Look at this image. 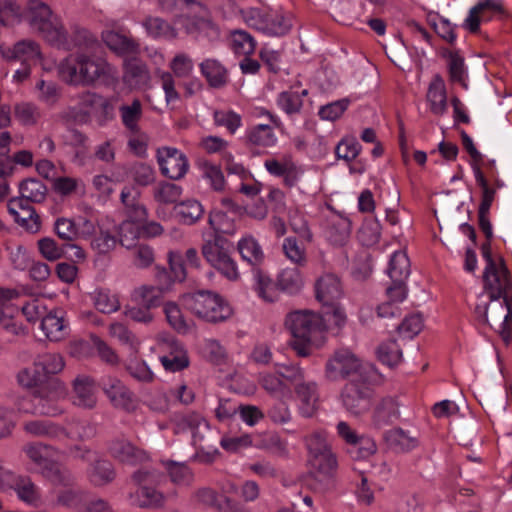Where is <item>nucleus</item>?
I'll return each mask as SVG.
<instances>
[{"label": "nucleus", "mask_w": 512, "mask_h": 512, "mask_svg": "<svg viewBox=\"0 0 512 512\" xmlns=\"http://www.w3.org/2000/svg\"><path fill=\"white\" fill-rule=\"evenodd\" d=\"M285 326L292 335L291 348L299 357H308L324 331V319L321 314L311 310H296L287 314Z\"/></svg>", "instance_id": "1"}, {"label": "nucleus", "mask_w": 512, "mask_h": 512, "mask_svg": "<svg viewBox=\"0 0 512 512\" xmlns=\"http://www.w3.org/2000/svg\"><path fill=\"white\" fill-rule=\"evenodd\" d=\"M107 69L108 64L102 58L76 52L63 59L57 70L64 83L75 87H89L107 75Z\"/></svg>", "instance_id": "2"}, {"label": "nucleus", "mask_w": 512, "mask_h": 512, "mask_svg": "<svg viewBox=\"0 0 512 512\" xmlns=\"http://www.w3.org/2000/svg\"><path fill=\"white\" fill-rule=\"evenodd\" d=\"M181 305L195 317L209 323H220L229 319L233 310L216 292L198 290L180 296Z\"/></svg>", "instance_id": "3"}, {"label": "nucleus", "mask_w": 512, "mask_h": 512, "mask_svg": "<svg viewBox=\"0 0 512 512\" xmlns=\"http://www.w3.org/2000/svg\"><path fill=\"white\" fill-rule=\"evenodd\" d=\"M33 31L50 45H65L64 25L53 15L51 8L41 0H27L23 13Z\"/></svg>", "instance_id": "4"}, {"label": "nucleus", "mask_w": 512, "mask_h": 512, "mask_svg": "<svg viewBox=\"0 0 512 512\" xmlns=\"http://www.w3.org/2000/svg\"><path fill=\"white\" fill-rule=\"evenodd\" d=\"M232 243L224 236L208 234L202 244L201 253L206 261L229 280H237L239 271L230 256Z\"/></svg>", "instance_id": "5"}, {"label": "nucleus", "mask_w": 512, "mask_h": 512, "mask_svg": "<svg viewBox=\"0 0 512 512\" xmlns=\"http://www.w3.org/2000/svg\"><path fill=\"white\" fill-rule=\"evenodd\" d=\"M511 289L512 278H494L489 282H484V290L488 294L490 302L483 308L477 306L475 312L483 316L484 321L491 328L497 327L508 309L510 305L508 293Z\"/></svg>", "instance_id": "6"}, {"label": "nucleus", "mask_w": 512, "mask_h": 512, "mask_svg": "<svg viewBox=\"0 0 512 512\" xmlns=\"http://www.w3.org/2000/svg\"><path fill=\"white\" fill-rule=\"evenodd\" d=\"M326 375L332 381L363 378L361 360L350 350L339 349L328 360Z\"/></svg>", "instance_id": "7"}, {"label": "nucleus", "mask_w": 512, "mask_h": 512, "mask_svg": "<svg viewBox=\"0 0 512 512\" xmlns=\"http://www.w3.org/2000/svg\"><path fill=\"white\" fill-rule=\"evenodd\" d=\"M34 414L57 416L61 414L56 401L66 394V386L60 379H51L44 388L33 391Z\"/></svg>", "instance_id": "8"}, {"label": "nucleus", "mask_w": 512, "mask_h": 512, "mask_svg": "<svg viewBox=\"0 0 512 512\" xmlns=\"http://www.w3.org/2000/svg\"><path fill=\"white\" fill-rule=\"evenodd\" d=\"M392 284L386 288V294L405 300L407 296L406 279L410 274V261L403 251H396L390 258L387 269Z\"/></svg>", "instance_id": "9"}, {"label": "nucleus", "mask_w": 512, "mask_h": 512, "mask_svg": "<svg viewBox=\"0 0 512 512\" xmlns=\"http://www.w3.org/2000/svg\"><path fill=\"white\" fill-rule=\"evenodd\" d=\"M371 397L372 390L362 378L351 379L341 393L345 408L356 415L369 409Z\"/></svg>", "instance_id": "10"}, {"label": "nucleus", "mask_w": 512, "mask_h": 512, "mask_svg": "<svg viewBox=\"0 0 512 512\" xmlns=\"http://www.w3.org/2000/svg\"><path fill=\"white\" fill-rule=\"evenodd\" d=\"M169 67L173 74L163 72L160 77L167 102L179 99V93L175 89L174 76L178 78H188L193 72L194 63L188 54L178 53L170 61Z\"/></svg>", "instance_id": "11"}, {"label": "nucleus", "mask_w": 512, "mask_h": 512, "mask_svg": "<svg viewBox=\"0 0 512 512\" xmlns=\"http://www.w3.org/2000/svg\"><path fill=\"white\" fill-rule=\"evenodd\" d=\"M100 385L104 394L115 409L122 410L126 413L136 411L138 400L135 394L119 379L108 377L102 379Z\"/></svg>", "instance_id": "12"}, {"label": "nucleus", "mask_w": 512, "mask_h": 512, "mask_svg": "<svg viewBox=\"0 0 512 512\" xmlns=\"http://www.w3.org/2000/svg\"><path fill=\"white\" fill-rule=\"evenodd\" d=\"M312 466L316 472L313 476L312 488L319 492H326L335 486V474L338 463L333 452L322 454L311 459Z\"/></svg>", "instance_id": "13"}, {"label": "nucleus", "mask_w": 512, "mask_h": 512, "mask_svg": "<svg viewBox=\"0 0 512 512\" xmlns=\"http://www.w3.org/2000/svg\"><path fill=\"white\" fill-rule=\"evenodd\" d=\"M157 161L161 173L172 180H179L186 174L189 164L187 157L178 149L162 147L157 150Z\"/></svg>", "instance_id": "14"}, {"label": "nucleus", "mask_w": 512, "mask_h": 512, "mask_svg": "<svg viewBox=\"0 0 512 512\" xmlns=\"http://www.w3.org/2000/svg\"><path fill=\"white\" fill-rule=\"evenodd\" d=\"M250 19L253 27L271 36H283L292 27L290 18L276 12L253 10Z\"/></svg>", "instance_id": "15"}, {"label": "nucleus", "mask_w": 512, "mask_h": 512, "mask_svg": "<svg viewBox=\"0 0 512 512\" xmlns=\"http://www.w3.org/2000/svg\"><path fill=\"white\" fill-rule=\"evenodd\" d=\"M31 202L23 197H14L8 201V211L13 216L15 222L26 231L36 233L40 230V216L30 205Z\"/></svg>", "instance_id": "16"}, {"label": "nucleus", "mask_w": 512, "mask_h": 512, "mask_svg": "<svg viewBox=\"0 0 512 512\" xmlns=\"http://www.w3.org/2000/svg\"><path fill=\"white\" fill-rule=\"evenodd\" d=\"M63 34L66 40V44L54 45L55 47L62 48L65 50L77 48L79 50L78 52H85L90 55H92V53H95L97 49L100 47V43L97 40L96 36L92 34L89 30L78 24H74L71 26L70 36H68V33L65 28Z\"/></svg>", "instance_id": "17"}, {"label": "nucleus", "mask_w": 512, "mask_h": 512, "mask_svg": "<svg viewBox=\"0 0 512 512\" xmlns=\"http://www.w3.org/2000/svg\"><path fill=\"white\" fill-rule=\"evenodd\" d=\"M504 14L505 9L500 0H482L473 6L465 19L464 26L471 32L477 33L481 21H490L494 14Z\"/></svg>", "instance_id": "18"}, {"label": "nucleus", "mask_w": 512, "mask_h": 512, "mask_svg": "<svg viewBox=\"0 0 512 512\" xmlns=\"http://www.w3.org/2000/svg\"><path fill=\"white\" fill-rule=\"evenodd\" d=\"M314 288L315 298L322 306L334 305L343 294L341 281L334 273H325L318 277Z\"/></svg>", "instance_id": "19"}, {"label": "nucleus", "mask_w": 512, "mask_h": 512, "mask_svg": "<svg viewBox=\"0 0 512 512\" xmlns=\"http://www.w3.org/2000/svg\"><path fill=\"white\" fill-rule=\"evenodd\" d=\"M73 403L84 409H93L97 403L95 380L88 375H78L73 381Z\"/></svg>", "instance_id": "20"}, {"label": "nucleus", "mask_w": 512, "mask_h": 512, "mask_svg": "<svg viewBox=\"0 0 512 512\" xmlns=\"http://www.w3.org/2000/svg\"><path fill=\"white\" fill-rule=\"evenodd\" d=\"M109 452L116 460L132 466L148 460V455L144 450L137 448L125 439L113 440L109 445Z\"/></svg>", "instance_id": "21"}, {"label": "nucleus", "mask_w": 512, "mask_h": 512, "mask_svg": "<svg viewBox=\"0 0 512 512\" xmlns=\"http://www.w3.org/2000/svg\"><path fill=\"white\" fill-rule=\"evenodd\" d=\"M172 211L178 223L182 225H193L204 215L203 205L194 198L179 201L173 206Z\"/></svg>", "instance_id": "22"}, {"label": "nucleus", "mask_w": 512, "mask_h": 512, "mask_svg": "<svg viewBox=\"0 0 512 512\" xmlns=\"http://www.w3.org/2000/svg\"><path fill=\"white\" fill-rule=\"evenodd\" d=\"M3 56L8 60H20L23 63L36 62L41 59L40 46L34 40L18 41L12 48L3 52Z\"/></svg>", "instance_id": "23"}, {"label": "nucleus", "mask_w": 512, "mask_h": 512, "mask_svg": "<svg viewBox=\"0 0 512 512\" xmlns=\"http://www.w3.org/2000/svg\"><path fill=\"white\" fill-rule=\"evenodd\" d=\"M179 424L191 430L195 445L204 449L203 441H208L211 434L208 422L198 413L190 412L179 419Z\"/></svg>", "instance_id": "24"}, {"label": "nucleus", "mask_w": 512, "mask_h": 512, "mask_svg": "<svg viewBox=\"0 0 512 512\" xmlns=\"http://www.w3.org/2000/svg\"><path fill=\"white\" fill-rule=\"evenodd\" d=\"M62 313L61 310L54 309L42 318L40 327L51 341H60L67 334V326Z\"/></svg>", "instance_id": "25"}, {"label": "nucleus", "mask_w": 512, "mask_h": 512, "mask_svg": "<svg viewBox=\"0 0 512 512\" xmlns=\"http://www.w3.org/2000/svg\"><path fill=\"white\" fill-rule=\"evenodd\" d=\"M40 474L54 486L74 487L76 485V476L73 472L54 460L44 467Z\"/></svg>", "instance_id": "26"}, {"label": "nucleus", "mask_w": 512, "mask_h": 512, "mask_svg": "<svg viewBox=\"0 0 512 512\" xmlns=\"http://www.w3.org/2000/svg\"><path fill=\"white\" fill-rule=\"evenodd\" d=\"M482 256L486 261V267L483 272V282H489L494 278H511L510 272L503 260L500 258L499 264L495 262L491 253V240L486 241L481 246Z\"/></svg>", "instance_id": "27"}, {"label": "nucleus", "mask_w": 512, "mask_h": 512, "mask_svg": "<svg viewBox=\"0 0 512 512\" xmlns=\"http://www.w3.org/2000/svg\"><path fill=\"white\" fill-rule=\"evenodd\" d=\"M200 72L212 88H222L228 82L227 69L215 59H206L200 63Z\"/></svg>", "instance_id": "28"}, {"label": "nucleus", "mask_w": 512, "mask_h": 512, "mask_svg": "<svg viewBox=\"0 0 512 512\" xmlns=\"http://www.w3.org/2000/svg\"><path fill=\"white\" fill-rule=\"evenodd\" d=\"M89 481L96 487L105 486L116 477L113 464L105 459L95 460L87 470Z\"/></svg>", "instance_id": "29"}, {"label": "nucleus", "mask_w": 512, "mask_h": 512, "mask_svg": "<svg viewBox=\"0 0 512 512\" xmlns=\"http://www.w3.org/2000/svg\"><path fill=\"white\" fill-rule=\"evenodd\" d=\"M170 352L160 357L163 367L170 372L181 371L189 366V358L184 346L173 340L169 344Z\"/></svg>", "instance_id": "30"}, {"label": "nucleus", "mask_w": 512, "mask_h": 512, "mask_svg": "<svg viewBox=\"0 0 512 512\" xmlns=\"http://www.w3.org/2000/svg\"><path fill=\"white\" fill-rule=\"evenodd\" d=\"M351 233V221L341 215H333L327 221L326 234L334 245H343Z\"/></svg>", "instance_id": "31"}, {"label": "nucleus", "mask_w": 512, "mask_h": 512, "mask_svg": "<svg viewBox=\"0 0 512 512\" xmlns=\"http://www.w3.org/2000/svg\"><path fill=\"white\" fill-rule=\"evenodd\" d=\"M400 417L399 404L392 397L383 398L375 408L373 422L381 428L391 424Z\"/></svg>", "instance_id": "32"}, {"label": "nucleus", "mask_w": 512, "mask_h": 512, "mask_svg": "<svg viewBox=\"0 0 512 512\" xmlns=\"http://www.w3.org/2000/svg\"><path fill=\"white\" fill-rule=\"evenodd\" d=\"M300 400V412L305 417H311L318 408V394L314 383H300L295 388Z\"/></svg>", "instance_id": "33"}, {"label": "nucleus", "mask_w": 512, "mask_h": 512, "mask_svg": "<svg viewBox=\"0 0 512 512\" xmlns=\"http://www.w3.org/2000/svg\"><path fill=\"white\" fill-rule=\"evenodd\" d=\"M102 38L112 51L120 55L135 54L139 50V44L134 39L119 32L107 31Z\"/></svg>", "instance_id": "34"}, {"label": "nucleus", "mask_w": 512, "mask_h": 512, "mask_svg": "<svg viewBox=\"0 0 512 512\" xmlns=\"http://www.w3.org/2000/svg\"><path fill=\"white\" fill-rule=\"evenodd\" d=\"M237 250L242 259L249 263L253 268L260 266L265 259L264 252L252 236L243 237L237 244Z\"/></svg>", "instance_id": "35"}, {"label": "nucleus", "mask_w": 512, "mask_h": 512, "mask_svg": "<svg viewBox=\"0 0 512 512\" xmlns=\"http://www.w3.org/2000/svg\"><path fill=\"white\" fill-rule=\"evenodd\" d=\"M23 430L34 437L57 438L64 432V428L50 420L35 419L25 421Z\"/></svg>", "instance_id": "36"}, {"label": "nucleus", "mask_w": 512, "mask_h": 512, "mask_svg": "<svg viewBox=\"0 0 512 512\" xmlns=\"http://www.w3.org/2000/svg\"><path fill=\"white\" fill-rule=\"evenodd\" d=\"M200 8L204 11L202 16L178 15L175 18V23H179L187 34H197L205 30L217 32V27L207 16L206 8L203 6Z\"/></svg>", "instance_id": "37"}, {"label": "nucleus", "mask_w": 512, "mask_h": 512, "mask_svg": "<svg viewBox=\"0 0 512 512\" xmlns=\"http://www.w3.org/2000/svg\"><path fill=\"white\" fill-rule=\"evenodd\" d=\"M165 288H156L155 286L143 285L134 290L132 301L139 306L151 310L160 306Z\"/></svg>", "instance_id": "38"}, {"label": "nucleus", "mask_w": 512, "mask_h": 512, "mask_svg": "<svg viewBox=\"0 0 512 512\" xmlns=\"http://www.w3.org/2000/svg\"><path fill=\"white\" fill-rule=\"evenodd\" d=\"M427 100L430 103L431 111L436 115H443L447 109V97L444 81L436 76L430 83Z\"/></svg>", "instance_id": "39"}, {"label": "nucleus", "mask_w": 512, "mask_h": 512, "mask_svg": "<svg viewBox=\"0 0 512 512\" xmlns=\"http://www.w3.org/2000/svg\"><path fill=\"white\" fill-rule=\"evenodd\" d=\"M387 445L397 452H408L418 446V438L401 428L391 429L384 434Z\"/></svg>", "instance_id": "40"}, {"label": "nucleus", "mask_w": 512, "mask_h": 512, "mask_svg": "<svg viewBox=\"0 0 512 512\" xmlns=\"http://www.w3.org/2000/svg\"><path fill=\"white\" fill-rule=\"evenodd\" d=\"M34 366L46 374L48 379H58L56 374L61 372L65 366L63 357L57 353H44L38 355L34 360Z\"/></svg>", "instance_id": "41"}, {"label": "nucleus", "mask_w": 512, "mask_h": 512, "mask_svg": "<svg viewBox=\"0 0 512 512\" xmlns=\"http://www.w3.org/2000/svg\"><path fill=\"white\" fill-rule=\"evenodd\" d=\"M276 287L291 295L300 292L303 287V280L298 268L283 269L277 277Z\"/></svg>", "instance_id": "42"}, {"label": "nucleus", "mask_w": 512, "mask_h": 512, "mask_svg": "<svg viewBox=\"0 0 512 512\" xmlns=\"http://www.w3.org/2000/svg\"><path fill=\"white\" fill-rule=\"evenodd\" d=\"M20 197L32 203H42L47 196V187L36 178H27L19 183Z\"/></svg>", "instance_id": "43"}, {"label": "nucleus", "mask_w": 512, "mask_h": 512, "mask_svg": "<svg viewBox=\"0 0 512 512\" xmlns=\"http://www.w3.org/2000/svg\"><path fill=\"white\" fill-rule=\"evenodd\" d=\"M52 450V446L41 442L28 443L23 446V452L39 468L40 473L53 461L49 458Z\"/></svg>", "instance_id": "44"}, {"label": "nucleus", "mask_w": 512, "mask_h": 512, "mask_svg": "<svg viewBox=\"0 0 512 512\" xmlns=\"http://www.w3.org/2000/svg\"><path fill=\"white\" fill-rule=\"evenodd\" d=\"M164 313L169 325L180 334H187L192 328V321H188L179 305L175 302H167L164 304Z\"/></svg>", "instance_id": "45"}, {"label": "nucleus", "mask_w": 512, "mask_h": 512, "mask_svg": "<svg viewBox=\"0 0 512 512\" xmlns=\"http://www.w3.org/2000/svg\"><path fill=\"white\" fill-rule=\"evenodd\" d=\"M208 224L213 230L212 234L234 235L236 233V224L234 219L230 218L225 212L213 210L209 213Z\"/></svg>", "instance_id": "46"}, {"label": "nucleus", "mask_w": 512, "mask_h": 512, "mask_svg": "<svg viewBox=\"0 0 512 512\" xmlns=\"http://www.w3.org/2000/svg\"><path fill=\"white\" fill-rule=\"evenodd\" d=\"M124 70V79L134 85L145 83L149 78L145 63L136 57L125 60Z\"/></svg>", "instance_id": "47"}, {"label": "nucleus", "mask_w": 512, "mask_h": 512, "mask_svg": "<svg viewBox=\"0 0 512 512\" xmlns=\"http://www.w3.org/2000/svg\"><path fill=\"white\" fill-rule=\"evenodd\" d=\"M17 380L24 388L38 390L44 388L51 379L46 378V374L33 365L32 368H24L19 371Z\"/></svg>", "instance_id": "48"}, {"label": "nucleus", "mask_w": 512, "mask_h": 512, "mask_svg": "<svg viewBox=\"0 0 512 512\" xmlns=\"http://www.w3.org/2000/svg\"><path fill=\"white\" fill-rule=\"evenodd\" d=\"M171 481L180 486H190L194 482L192 470L185 464L168 460L164 462Z\"/></svg>", "instance_id": "49"}, {"label": "nucleus", "mask_w": 512, "mask_h": 512, "mask_svg": "<svg viewBox=\"0 0 512 512\" xmlns=\"http://www.w3.org/2000/svg\"><path fill=\"white\" fill-rule=\"evenodd\" d=\"M182 187L174 183L160 182L153 189L154 200L160 204H174L179 202Z\"/></svg>", "instance_id": "50"}, {"label": "nucleus", "mask_w": 512, "mask_h": 512, "mask_svg": "<svg viewBox=\"0 0 512 512\" xmlns=\"http://www.w3.org/2000/svg\"><path fill=\"white\" fill-rule=\"evenodd\" d=\"M165 496L163 493L148 487L141 486L136 493V500L134 504L139 508H161L164 506Z\"/></svg>", "instance_id": "51"}, {"label": "nucleus", "mask_w": 512, "mask_h": 512, "mask_svg": "<svg viewBox=\"0 0 512 512\" xmlns=\"http://www.w3.org/2000/svg\"><path fill=\"white\" fill-rule=\"evenodd\" d=\"M66 488L67 489L58 492L56 503L60 506L82 511L87 493L84 490L75 489L74 487Z\"/></svg>", "instance_id": "52"}, {"label": "nucleus", "mask_w": 512, "mask_h": 512, "mask_svg": "<svg viewBox=\"0 0 512 512\" xmlns=\"http://www.w3.org/2000/svg\"><path fill=\"white\" fill-rule=\"evenodd\" d=\"M124 126L133 133L138 132V122L142 116V104L134 99L130 105H122L119 108Z\"/></svg>", "instance_id": "53"}, {"label": "nucleus", "mask_w": 512, "mask_h": 512, "mask_svg": "<svg viewBox=\"0 0 512 512\" xmlns=\"http://www.w3.org/2000/svg\"><path fill=\"white\" fill-rule=\"evenodd\" d=\"M377 357L383 364L394 367L402 360V350L396 340L391 339L379 345L377 348Z\"/></svg>", "instance_id": "54"}, {"label": "nucleus", "mask_w": 512, "mask_h": 512, "mask_svg": "<svg viewBox=\"0 0 512 512\" xmlns=\"http://www.w3.org/2000/svg\"><path fill=\"white\" fill-rule=\"evenodd\" d=\"M144 26L147 31L155 37H164L167 39H176L177 30L167 21L159 17H149L145 20Z\"/></svg>", "instance_id": "55"}, {"label": "nucleus", "mask_w": 512, "mask_h": 512, "mask_svg": "<svg viewBox=\"0 0 512 512\" xmlns=\"http://www.w3.org/2000/svg\"><path fill=\"white\" fill-rule=\"evenodd\" d=\"M254 38L244 30H235L231 33V48L239 55L248 56L255 50Z\"/></svg>", "instance_id": "56"}, {"label": "nucleus", "mask_w": 512, "mask_h": 512, "mask_svg": "<svg viewBox=\"0 0 512 512\" xmlns=\"http://www.w3.org/2000/svg\"><path fill=\"white\" fill-rule=\"evenodd\" d=\"M93 300L96 309L105 314L116 312L120 308L116 294H112L107 289L95 291Z\"/></svg>", "instance_id": "57"}, {"label": "nucleus", "mask_w": 512, "mask_h": 512, "mask_svg": "<svg viewBox=\"0 0 512 512\" xmlns=\"http://www.w3.org/2000/svg\"><path fill=\"white\" fill-rule=\"evenodd\" d=\"M473 171L475 174L476 182L481 187L482 190L479 211L489 212L496 195V190L489 186L488 181L484 177V174L482 173L478 165H473Z\"/></svg>", "instance_id": "58"}, {"label": "nucleus", "mask_w": 512, "mask_h": 512, "mask_svg": "<svg viewBox=\"0 0 512 512\" xmlns=\"http://www.w3.org/2000/svg\"><path fill=\"white\" fill-rule=\"evenodd\" d=\"M255 279V290L259 297L267 302L274 301V287L271 278L263 270L258 267L253 268Z\"/></svg>", "instance_id": "59"}, {"label": "nucleus", "mask_w": 512, "mask_h": 512, "mask_svg": "<svg viewBox=\"0 0 512 512\" xmlns=\"http://www.w3.org/2000/svg\"><path fill=\"white\" fill-rule=\"evenodd\" d=\"M54 232L64 243L74 242L79 237V230L70 218H57L54 222Z\"/></svg>", "instance_id": "60"}, {"label": "nucleus", "mask_w": 512, "mask_h": 512, "mask_svg": "<svg viewBox=\"0 0 512 512\" xmlns=\"http://www.w3.org/2000/svg\"><path fill=\"white\" fill-rule=\"evenodd\" d=\"M37 246L41 255L48 261H56L65 255V243L59 245L50 237L39 239Z\"/></svg>", "instance_id": "61"}, {"label": "nucleus", "mask_w": 512, "mask_h": 512, "mask_svg": "<svg viewBox=\"0 0 512 512\" xmlns=\"http://www.w3.org/2000/svg\"><path fill=\"white\" fill-rule=\"evenodd\" d=\"M248 141L254 145L269 147L275 143L276 138L269 125L260 124L249 132Z\"/></svg>", "instance_id": "62"}, {"label": "nucleus", "mask_w": 512, "mask_h": 512, "mask_svg": "<svg viewBox=\"0 0 512 512\" xmlns=\"http://www.w3.org/2000/svg\"><path fill=\"white\" fill-rule=\"evenodd\" d=\"M110 334L111 336L117 338L120 342L129 346L132 355H135L138 352L139 341L135 337V335L127 329L121 323H113L110 325Z\"/></svg>", "instance_id": "63"}, {"label": "nucleus", "mask_w": 512, "mask_h": 512, "mask_svg": "<svg viewBox=\"0 0 512 512\" xmlns=\"http://www.w3.org/2000/svg\"><path fill=\"white\" fill-rule=\"evenodd\" d=\"M377 446L375 441L368 436H358L355 443L349 449V453L354 454L355 459H366L376 453Z\"/></svg>", "instance_id": "64"}]
</instances>
